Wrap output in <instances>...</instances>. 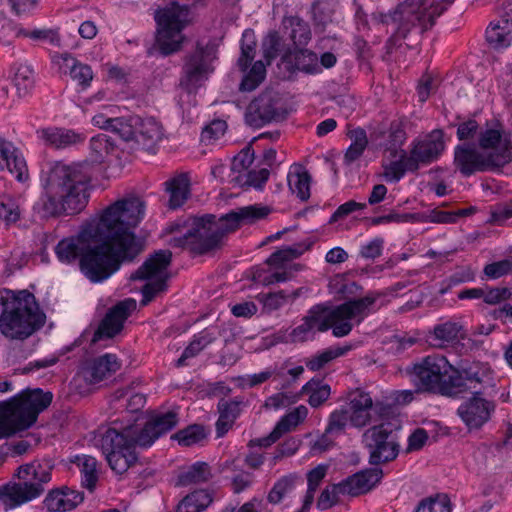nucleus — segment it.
Wrapping results in <instances>:
<instances>
[{"mask_svg": "<svg viewBox=\"0 0 512 512\" xmlns=\"http://www.w3.org/2000/svg\"><path fill=\"white\" fill-rule=\"evenodd\" d=\"M144 208L143 201L131 197L116 201L102 212L80 257V271L89 281L107 280L121 263L132 261L143 251V240L131 229L143 219Z\"/></svg>", "mask_w": 512, "mask_h": 512, "instance_id": "f257e3e1", "label": "nucleus"}, {"mask_svg": "<svg viewBox=\"0 0 512 512\" xmlns=\"http://www.w3.org/2000/svg\"><path fill=\"white\" fill-rule=\"evenodd\" d=\"M89 162H51L41 172L42 192L33 209L41 218L80 213L88 204L93 176Z\"/></svg>", "mask_w": 512, "mask_h": 512, "instance_id": "f03ea898", "label": "nucleus"}, {"mask_svg": "<svg viewBox=\"0 0 512 512\" xmlns=\"http://www.w3.org/2000/svg\"><path fill=\"white\" fill-rule=\"evenodd\" d=\"M178 424L174 411L153 414L142 426L127 425L120 430L112 427L101 438V448L110 468L117 474L125 473L137 461L135 447L148 448Z\"/></svg>", "mask_w": 512, "mask_h": 512, "instance_id": "7ed1b4c3", "label": "nucleus"}, {"mask_svg": "<svg viewBox=\"0 0 512 512\" xmlns=\"http://www.w3.org/2000/svg\"><path fill=\"white\" fill-rule=\"evenodd\" d=\"M270 212L269 207L254 204L232 210L220 218L213 214L194 217L187 231L182 236L171 238L170 245L185 248L195 255H204L219 249L228 233L242 225L253 224Z\"/></svg>", "mask_w": 512, "mask_h": 512, "instance_id": "20e7f679", "label": "nucleus"}, {"mask_svg": "<svg viewBox=\"0 0 512 512\" xmlns=\"http://www.w3.org/2000/svg\"><path fill=\"white\" fill-rule=\"evenodd\" d=\"M454 0H441L429 7L422 0H405L389 13H380L379 21L383 24H397L394 34L387 40L388 52H392L405 42L409 49L420 43L423 34L432 28L437 17L441 16Z\"/></svg>", "mask_w": 512, "mask_h": 512, "instance_id": "39448f33", "label": "nucleus"}, {"mask_svg": "<svg viewBox=\"0 0 512 512\" xmlns=\"http://www.w3.org/2000/svg\"><path fill=\"white\" fill-rule=\"evenodd\" d=\"M46 315L28 290H0V334L10 341H25L40 330Z\"/></svg>", "mask_w": 512, "mask_h": 512, "instance_id": "423d86ee", "label": "nucleus"}, {"mask_svg": "<svg viewBox=\"0 0 512 512\" xmlns=\"http://www.w3.org/2000/svg\"><path fill=\"white\" fill-rule=\"evenodd\" d=\"M378 296L370 292L364 297L350 299L337 306L328 302L319 303L312 306L305 316L315 332L332 329L333 336L344 337L352 331L351 321L360 324L373 311Z\"/></svg>", "mask_w": 512, "mask_h": 512, "instance_id": "0eeeda50", "label": "nucleus"}, {"mask_svg": "<svg viewBox=\"0 0 512 512\" xmlns=\"http://www.w3.org/2000/svg\"><path fill=\"white\" fill-rule=\"evenodd\" d=\"M53 400V393L40 388L26 389L0 402V439L29 429Z\"/></svg>", "mask_w": 512, "mask_h": 512, "instance_id": "6e6552de", "label": "nucleus"}, {"mask_svg": "<svg viewBox=\"0 0 512 512\" xmlns=\"http://www.w3.org/2000/svg\"><path fill=\"white\" fill-rule=\"evenodd\" d=\"M15 476L18 482L0 486V503L6 511L40 497L45 491L44 486L51 481V468L34 461L19 466Z\"/></svg>", "mask_w": 512, "mask_h": 512, "instance_id": "1a4fd4ad", "label": "nucleus"}, {"mask_svg": "<svg viewBox=\"0 0 512 512\" xmlns=\"http://www.w3.org/2000/svg\"><path fill=\"white\" fill-rule=\"evenodd\" d=\"M453 365L442 355H428L408 365L405 372L417 393L450 397Z\"/></svg>", "mask_w": 512, "mask_h": 512, "instance_id": "9d476101", "label": "nucleus"}, {"mask_svg": "<svg viewBox=\"0 0 512 512\" xmlns=\"http://www.w3.org/2000/svg\"><path fill=\"white\" fill-rule=\"evenodd\" d=\"M157 24L156 41L161 54L168 56L181 49L183 29L190 22V10L187 5L171 2L155 12Z\"/></svg>", "mask_w": 512, "mask_h": 512, "instance_id": "9b49d317", "label": "nucleus"}, {"mask_svg": "<svg viewBox=\"0 0 512 512\" xmlns=\"http://www.w3.org/2000/svg\"><path fill=\"white\" fill-rule=\"evenodd\" d=\"M217 59V45L211 41L205 45L197 42L193 52L185 57L180 85L187 92H195L213 73Z\"/></svg>", "mask_w": 512, "mask_h": 512, "instance_id": "f8f14e48", "label": "nucleus"}, {"mask_svg": "<svg viewBox=\"0 0 512 512\" xmlns=\"http://www.w3.org/2000/svg\"><path fill=\"white\" fill-rule=\"evenodd\" d=\"M172 253L169 250H159L147 258L144 263L131 274L130 279L149 280L142 287L141 303L147 305L152 299L167 288V268L171 263Z\"/></svg>", "mask_w": 512, "mask_h": 512, "instance_id": "ddd939ff", "label": "nucleus"}, {"mask_svg": "<svg viewBox=\"0 0 512 512\" xmlns=\"http://www.w3.org/2000/svg\"><path fill=\"white\" fill-rule=\"evenodd\" d=\"M362 441L369 451V463L374 466L390 462L399 454L400 445L385 424L374 425L362 435Z\"/></svg>", "mask_w": 512, "mask_h": 512, "instance_id": "4468645a", "label": "nucleus"}, {"mask_svg": "<svg viewBox=\"0 0 512 512\" xmlns=\"http://www.w3.org/2000/svg\"><path fill=\"white\" fill-rule=\"evenodd\" d=\"M450 397H457L463 393L482 394L490 385V370L480 363H472L461 369L453 366L450 377Z\"/></svg>", "mask_w": 512, "mask_h": 512, "instance_id": "2eb2a0df", "label": "nucleus"}, {"mask_svg": "<svg viewBox=\"0 0 512 512\" xmlns=\"http://www.w3.org/2000/svg\"><path fill=\"white\" fill-rule=\"evenodd\" d=\"M444 134L442 130H433L421 139H414L410 144L407 157L409 167L419 170L421 166H427L439 159L445 150Z\"/></svg>", "mask_w": 512, "mask_h": 512, "instance_id": "dca6fc26", "label": "nucleus"}, {"mask_svg": "<svg viewBox=\"0 0 512 512\" xmlns=\"http://www.w3.org/2000/svg\"><path fill=\"white\" fill-rule=\"evenodd\" d=\"M286 115L287 112L278 94L265 91L250 104L246 120L251 126L261 127L272 121L284 120Z\"/></svg>", "mask_w": 512, "mask_h": 512, "instance_id": "f3484780", "label": "nucleus"}, {"mask_svg": "<svg viewBox=\"0 0 512 512\" xmlns=\"http://www.w3.org/2000/svg\"><path fill=\"white\" fill-rule=\"evenodd\" d=\"M387 407L381 402H373L369 393L356 390L349 397V421L355 428H363L377 422L386 413Z\"/></svg>", "mask_w": 512, "mask_h": 512, "instance_id": "a211bd4d", "label": "nucleus"}, {"mask_svg": "<svg viewBox=\"0 0 512 512\" xmlns=\"http://www.w3.org/2000/svg\"><path fill=\"white\" fill-rule=\"evenodd\" d=\"M495 411V404L481 396V394H472L471 397L463 401L457 408V415L468 428V430L480 429L487 423Z\"/></svg>", "mask_w": 512, "mask_h": 512, "instance_id": "6ab92c4d", "label": "nucleus"}, {"mask_svg": "<svg viewBox=\"0 0 512 512\" xmlns=\"http://www.w3.org/2000/svg\"><path fill=\"white\" fill-rule=\"evenodd\" d=\"M135 307V301L126 299L117 303L108 310L101 320L97 330L94 332L92 342H98L102 339H110L116 336L123 329L125 320L130 311Z\"/></svg>", "mask_w": 512, "mask_h": 512, "instance_id": "aec40b11", "label": "nucleus"}, {"mask_svg": "<svg viewBox=\"0 0 512 512\" xmlns=\"http://www.w3.org/2000/svg\"><path fill=\"white\" fill-rule=\"evenodd\" d=\"M454 165L459 172L469 177L476 172L489 171L484 155L475 145L464 143L454 149Z\"/></svg>", "mask_w": 512, "mask_h": 512, "instance_id": "412c9836", "label": "nucleus"}, {"mask_svg": "<svg viewBox=\"0 0 512 512\" xmlns=\"http://www.w3.org/2000/svg\"><path fill=\"white\" fill-rule=\"evenodd\" d=\"M92 227L82 229L76 236L64 238L58 242L55 247V254L58 260L64 264H72L84 254L89 240H91Z\"/></svg>", "mask_w": 512, "mask_h": 512, "instance_id": "4be33fe9", "label": "nucleus"}, {"mask_svg": "<svg viewBox=\"0 0 512 512\" xmlns=\"http://www.w3.org/2000/svg\"><path fill=\"white\" fill-rule=\"evenodd\" d=\"M0 170L9 171L17 181L26 182L29 172L22 151L12 142L0 137Z\"/></svg>", "mask_w": 512, "mask_h": 512, "instance_id": "5701e85b", "label": "nucleus"}, {"mask_svg": "<svg viewBox=\"0 0 512 512\" xmlns=\"http://www.w3.org/2000/svg\"><path fill=\"white\" fill-rule=\"evenodd\" d=\"M121 368L118 357L112 353H106L86 363L83 368V376L89 384H96L116 373Z\"/></svg>", "mask_w": 512, "mask_h": 512, "instance_id": "b1692460", "label": "nucleus"}, {"mask_svg": "<svg viewBox=\"0 0 512 512\" xmlns=\"http://www.w3.org/2000/svg\"><path fill=\"white\" fill-rule=\"evenodd\" d=\"M383 470L373 467L361 470L342 480L344 491L350 496H359L371 491L382 479Z\"/></svg>", "mask_w": 512, "mask_h": 512, "instance_id": "393cba45", "label": "nucleus"}, {"mask_svg": "<svg viewBox=\"0 0 512 512\" xmlns=\"http://www.w3.org/2000/svg\"><path fill=\"white\" fill-rule=\"evenodd\" d=\"M132 121L136 125L135 140L146 150L154 148L163 138L164 130L160 122L153 117L142 118L132 115Z\"/></svg>", "mask_w": 512, "mask_h": 512, "instance_id": "a878e982", "label": "nucleus"}, {"mask_svg": "<svg viewBox=\"0 0 512 512\" xmlns=\"http://www.w3.org/2000/svg\"><path fill=\"white\" fill-rule=\"evenodd\" d=\"M83 500V492L62 487L51 490L47 494L44 504L48 512H68L75 509Z\"/></svg>", "mask_w": 512, "mask_h": 512, "instance_id": "bb28decb", "label": "nucleus"}, {"mask_svg": "<svg viewBox=\"0 0 512 512\" xmlns=\"http://www.w3.org/2000/svg\"><path fill=\"white\" fill-rule=\"evenodd\" d=\"M39 136L49 145L57 149H64L82 143L85 137L70 129L47 128L38 131Z\"/></svg>", "mask_w": 512, "mask_h": 512, "instance_id": "cd10ccee", "label": "nucleus"}, {"mask_svg": "<svg viewBox=\"0 0 512 512\" xmlns=\"http://www.w3.org/2000/svg\"><path fill=\"white\" fill-rule=\"evenodd\" d=\"M485 36L487 42L495 49L508 47L512 41V19L503 17L491 22Z\"/></svg>", "mask_w": 512, "mask_h": 512, "instance_id": "c85d7f7f", "label": "nucleus"}, {"mask_svg": "<svg viewBox=\"0 0 512 512\" xmlns=\"http://www.w3.org/2000/svg\"><path fill=\"white\" fill-rule=\"evenodd\" d=\"M169 193L168 206L170 209L181 207L190 195V179L188 174L181 173L165 182Z\"/></svg>", "mask_w": 512, "mask_h": 512, "instance_id": "c756f323", "label": "nucleus"}, {"mask_svg": "<svg viewBox=\"0 0 512 512\" xmlns=\"http://www.w3.org/2000/svg\"><path fill=\"white\" fill-rule=\"evenodd\" d=\"M287 181L291 192L301 201L309 199L311 176L301 165H295L290 169Z\"/></svg>", "mask_w": 512, "mask_h": 512, "instance_id": "7c9ffc66", "label": "nucleus"}, {"mask_svg": "<svg viewBox=\"0 0 512 512\" xmlns=\"http://www.w3.org/2000/svg\"><path fill=\"white\" fill-rule=\"evenodd\" d=\"M211 478L212 471L209 464L198 461L179 474L178 483L182 486H188L208 482Z\"/></svg>", "mask_w": 512, "mask_h": 512, "instance_id": "2f4dec72", "label": "nucleus"}, {"mask_svg": "<svg viewBox=\"0 0 512 512\" xmlns=\"http://www.w3.org/2000/svg\"><path fill=\"white\" fill-rule=\"evenodd\" d=\"M72 462L79 468L82 485L92 491L98 480L97 460L89 455H78Z\"/></svg>", "mask_w": 512, "mask_h": 512, "instance_id": "473e14b6", "label": "nucleus"}, {"mask_svg": "<svg viewBox=\"0 0 512 512\" xmlns=\"http://www.w3.org/2000/svg\"><path fill=\"white\" fill-rule=\"evenodd\" d=\"M351 349V345L329 347L308 358L305 365L311 371H319L332 360L347 354Z\"/></svg>", "mask_w": 512, "mask_h": 512, "instance_id": "72a5a7b5", "label": "nucleus"}, {"mask_svg": "<svg viewBox=\"0 0 512 512\" xmlns=\"http://www.w3.org/2000/svg\"><path fill=\"white\" fill-rule=\"evenodd\" d=\"M302 393L309 396L308 403L317 408L326 402L331 394V388L320 379L312 378L302 387Z\"/></svg>", "mask_w": 512, "mask_h": 512, "instance_id": "f704fd0d", "label": "nucleus"}, {"mask_svg": "<svg viewBox=\"0 0 512 512\" xmlns=\"http://www.w3.org/2000/svg\"><path fill=\"white\" fill-rule=\"evenodd\" d=\"M287 27H290V38L295 48L305 47L311 40V29L309 24L303 19L292 16L284 21Z\"/></svg>", "mask_w": 512, "mask_h": 512, "instance_id": "c9c22d12", "label": "nucleus"}, {"mask_svg": "<svg viewBox=\"0 0 512 512\" xmlns=\"http://www.w3.org/2000/svg\"><path fill=\"white\" fill-rule=\"evenodd\" d=\"M256 37L254 31L247 29L243 32L240 44V56L237 66L242 72H246L256 54Z\"/></svg>", "mask_w": 512, "mask_h": 512, "instance_id": "e433bc0d", "label": "nucleus"}, {"mask_svg": "<svg viewBox=\"0 0 512 512\" xmlns=\"http://www.w3.org/2000/svg\"><path fill=\"white\" fill-rule=\"evenodd\" d=\"M499 144L493 148H486L481 150L489 171H496L504 167L512 161V143L507 142V150L504 153L500 148Z\"/></svg>", "mask_w": 512, "mask_h": 512, "instance_id": "4c0bfd02", "label": "nucleus"}, {"mask_svg": "<svg viewBox=\"0 0 512 512\" xmlns=\"http://www.w3.org/2000/svg\"><path fill=\"white\" fill-rule=\"evenodd\" d=\"M292 54L298 71L306 74H317L321 72V67L318 64V56L315 52L305 49L304 47H299L295 48Z\"/></svg>", "mask_w": 512, "mask_h": 512, "instance_id": "58836bf2", "label": "nucleus"}, {"mask_svg": "<svg viewBox=\"0 0 512 512\" xmlns=\"http://www.w3.org/2000/svg\"><path fill=\"white\" fill-rule=\"evenodd\" d=\"M300 478L296 474H289L278 479L267 495V501L273 505L279 504L286 495L295 488Z\"/></svg>", "mask_w": 512, "mask_h": 512, "instance_id": "ea45409f", "label": "nucleus"}, {"mask_svg": "<svg viewBox=\"0 0 512 512\" xmlns=\"http://www.w3.org/2000/svg\"><path fill=\"white\" fill-rule=\"evenodd\" d=\"M105 123H107V130L120 139L124 141L135 139L136 125L132 121V116L109 119Z\"/></svg>", "mask_w": 512, "mask_h": 512, "instance_id": "a19ab883", "label": "nucleus"}, {"mask_svg": "<svg viewBox=\"0 0 512 512\" xmlns=\"http://www.w3.org/2000/svg\"><path fill=\"white\" fill-rule=\"evenodd\" d=\"M299 296V290L293 291L291 294L284 290L270 293H260L257 295V300L262 303L264 310L267 312H273L283 307L288 299H293Z\"/></svg>", "mask_w": 512, "mask_h": 512, "instance_id": "79ce46f5", "label": "nucleus"}, {"mask_svg": "<svg viewBox=\"0 0 512 512\" xmlns=\"http://www.w3.org/2000/svg\"><path fill=\"white\" fill-rule=\"evenodd\" d=\"M13 84L19 97L28 95L35 84L32 68L25 64L19 65L14 73Z\"/></svg>", "mask_w": 512, "mask_h": 512, "instance_id": "37998d69", "label": "nucleus"}, {"mask_svg": "<svg viewBox=\"0 0 512 512\" xmlns=\"http://www.w3.org/2000/svg\"><path fill=\"white\" fill-rule=\"evenodd\" d=\"M62 58L66 67L69 68L71 78L83 87L88 86L93 78L91 67L78 62L69 54H64Z\"/></svg>", "mask_w": 512, "mask_h": 512, "instance_id": "c03bdc74", "label": "nucleus"}, {"mask_svg": "<svg viewBox=\"0 0 512 512\" xmlns=\"http://www.w3.org/2000/svg\"><path fill=\"white\" fill-rule=\"evenodd\" d=\"M349 136L352 142L344 155V162L346 164H351L356 161L363 154L368 145L366 132L362 128L352 130Z\"/></svg>", "mask_w": 512, "mask_h": 512, "instance_id": "a18cd8bd", "label": "nucleus"}, {"mask_svg": "<svg viewBox=\"0 0 512 512\" xmlns=\"http://www.w3.org/2000/svg\"><path fill=\"white\" fill-rule=\"evenodd\" d=\"M270 176L268 168L260 170H249L243 174H238L233 181L241 187H253L256 190H262Z\"/></svg>", "mask_w": 512, "mask_h": 512, "instance_id": "49530a36", "label": "nucleus"}, {"mask_svg": "<svg viewBox=\"0 0 512 512\" xmlns=\"http://www.w3.org/2000/svg\"><path fill=\"white\" fill-rule=\"evenodd\" d=\"M207 437V432L203 425L192 424L173 434L171 439L177 440L182 446L189 447L200 443Z\"/></svg>", "mask_w": 512, "mask_h": 512, "instance_id": "de8ad7c7", "label": "nucleus"}, {"mask_svg": "<svg viewBox=\"0 0 512 512\" xmlns=\"http://www.w3.org/2000/svg\"><path fill=\"white\" fill-rule=\"evenodd\" d=\"M409 167V158L407 152L402 150L400 158L396 161H392L390 164L385 166L384 177L386 181L396 183L400 181L406 172L415 173L416 170H412Z\"/></svg>", "mask_w": 512, "mask_h": 512, "instance_id": "09e8293b", "label": "nucleus"}, {"mask_svg": "<svg viewBox=\"0 0 512 512\" xmlns=\"http://www.w3.org/2000/svg\"><path fill=\"white\" fill-rule=\"evenodd\" d=\"M462 326L456 322H445L434 327V337L438 347H444L454 343L458 339V335Z\"/></svg>", "mask_w": 512, "mask_h": 512, "instance_id": "8fccbe9b", "label": "nucleus"}, {"mask_svg": "<svg viewBox=\"0 0 512 512\" xmlns=\"http://www.w3.org/2000/svg\"><path fill=\"white\" fill-rule=\"evenodd\" d=\"M266 77V65L263 61H256L250 71L243 77L239 89L244 92L255 90Z\"/></svg>", "mask_w": 512, "mask_h": 512, "instance_id": "3c124183", "label": "nucleus"}, {"mask_svg": "<svg viewBox=\"0 0 512 512\" xmlns=\"http://www.w3.org/2000/svg\"><path fill=\"white\" fill-rule=\"evenodd\" d=\"M508 141H510V139L503 135L501 130L494 128L482 130L478 136V145L481 150L493 148L499 144V148L506 153L505 150H507L506 145Z\"/></svg>", "mask_w": 512, "mask_h": 512, "instance_id": "603ef678", "label": "nucleus"}, {"mask_svg": "<svg viewBox=\"0 0 512 512\" xmlns=\"http://www.w3.org/2000/svg\"><path fill=\"white\" fill-rule=\"evenodd\" d=\"M21 218V209L17 201L9 195L0 194V219L7 227L17 223Z\"/></svg>", "mask_w": 512, "mask_h": 512, "instance_id": "864d4df0", "label": "nucleus"}, {"mask_svg": "<svg viewBox=\"0 0 512 512\" xmlns=\"http://www.w3.org/2000/svg\"><path fill=\"white\" fill-rule=\"evenodd\" d=\"M343 482L335 483L326 486L318 497L316 506L319 510L324 511L327 510L334 505H336L339 501L340 495H347L344 491Z\"/></svg>", "mask_w": 512, "mask_h": 512, "instance_id": "5fc2aeb1", "label": "nucleus"}, {"mask_svg": "<svg viewBox=\"0 0 512 512\" xmlns=\"http://www.w3.org/2000/svg\"><path fill=\"white\" fill-rule=\"evenodd\" d=\"M414 512H451V503L446 495L430 496L422 499Z\"/></svg>", "mask_w": 512, "mask_h": 512, "instance_id": "6e6d98bb", "label": "nucleus"}, {"mask_svg": "<svg viewBox=\"0 0 512 512\" xmlns=\"http://www.w3.org/2000/svg\"><path fill=\"white\" fill-rule=\"evenodd\" d=\"M307 415V407L300 405L280 419V421L276 424L277 430H279L283 435L284 433L290 431L291 428L296 427L298 424L304 421Z\"/></svg>", "mask_w": 512, "mask_h": 512, "instance_id": "4d7b16f0", "label": "nucleus"}, {"mask_svg": "<svg viewBox=\"0 0 512 512\" xmlns=\"http://www.w3.org/2000/svg\"><path fill=\"white\" fill-rule=\"evenodd\" d=\"M244 404L245 402L243 397H235L231 400H226L223 397L217 404V411L219 415L223 416V418L236 421L242 412Z\"/></svg>", "mask_w": 512, "mask_h": 512, "instance_id": "13d9d810", "label": "nucleus"}, {"mask_svg": "<svg viewBox=\"0 0 512 512\" xmlns=\"http://www.w3.org/2000/svg\"><path fill=\"white\" fill-rule=\"evenodd\" d=\"M301 251L294 247H284L272 253L266 260V263L276 269L284 268L286 263L296 259L301 255Z\"/></svg>", "mask_w": 512, "mask_h": 512, "instance_id": "bf43d9fd", "label": "nucleus"}, {"mask_svg": "<svg viewBox=\"0 0 512 512\" xmlns=\"http://www.w3.org/2000/svg\"><path fill=\"white\" fill-rule=\"evenodd\" d=\"M254 161V150L249 144L244 147L232 160L231 170L243 174Z\"/></svg>", "mask_w": 512, "mask_h": 512, "instance_id": "052dcab7", "label": "nucleus"}, {"mask_svg": "<svg viewBox=\"0 0 512 512\" xmlns=\"http://www.w3.org/2000/svg\"><path fill=\"white\" fill-rule=\"evenodd\" d=\"M485 275L490 279H498L512 273V257L487 264L484 267Z\"/></svg>", "mask_w": 512, "mask_h": 512, "instance_id": "680f3d73", "label": "nucleus"}, {"mask_svg": "<svg viewBox=\"0 0 512 512\" xmlns=\"http://www.w3.org/2000/svg\"><path fill=\"white\" fill-rule=\"evenodd\" d=\"M315 31L323 33L329 24L333 22L334 7H322L311 9Z\"/></svg>", "mask_w": 512, "mask_h": 512, "instance_id": "e2e57ef3", "label": "nucleus"}, {"mask_svg": "<svg viewBox=\"0 0 512 512\" xmlns=\"http://www.w3.org/2000/svg\"><path fill=\"white\" fill-rule=\"evenodd\" d=\"M349 421V412L346 409L334 410L330 416L328 425L325 429V434H332L334 432L340 433L344 430Z\"/></svg>", "mask_w": 512, "mask_h": 512, "instance_id": "0e129e2a", "label": "nucleus"}, {"mask_svg": "<svg viewBox=\"0 0 512 512\" xmlns=\"http://www.w3.org/2000/svg\"><path fill=\"white\" fill-rule=\"evenodd\" d=\"M226 129L227 123L224 120H213L202 130L201 140L202 142L210 144L223 136Z\"/></svg>", "mask_w": 512, "mask_h": 512, "instance_id": "69168bd1", "label": "nucleus"}, {"mask_svg": "<svg viewBox=\"0 0 512 512\" xmlns=\"http://www.w3.org/2000/svg\"><path fill=\"white\" fill-rule=\"evenodd\" d=\"M418 217L415 222L432 223H455V214L453 211L431 210L428 213H415Z\"/></svg>", "mask_w": 512, "mask_h": 512, "instance_id": "338daca9", "label": "nucleus"}, {"mask_svg": "<svg viewBox=\"0 0 512 512\" xmlns=\"http://www.w3.org/2000/svg\"><path fill=\"white\" fill-rule=\"evenodd\" d=\"M281 47V39L277 32H270L263 42V56L266 64L270 65L271 61L277 57Z\"/></svg>", "mask_w": 512, "mask_h": 512, "instance_id": "774afa93", "label": "nucleus"}]
</instances>
